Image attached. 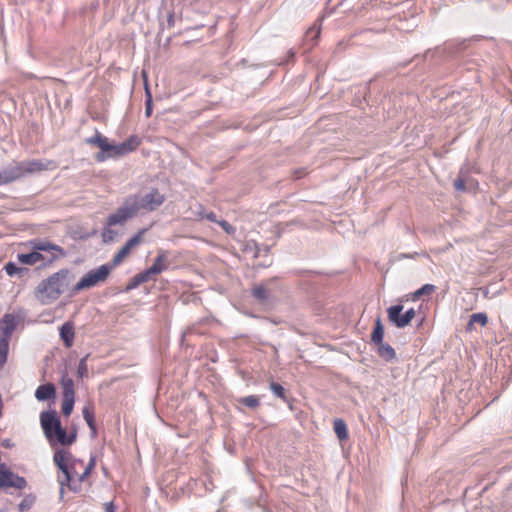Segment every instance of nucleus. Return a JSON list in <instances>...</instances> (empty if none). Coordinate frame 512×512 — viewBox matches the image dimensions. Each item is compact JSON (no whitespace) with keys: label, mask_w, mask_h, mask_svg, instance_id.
<instances>
[{"label":"nucleus","mask_w":512,"mask_h":512,"mask_svg":"<svg viewBox=\"0 0 512 512\" xmlns=\"http://www.w3.org/2000/svg\"><path fill=\"white\" fill-rule=\"evenodd\" d=\"M319 34H320V28L319 26L317 25H313L312 27H310L308 29V31L306 32V41H309L311 42V45H314L316 40L318 39L319 37Z\"/></svg>","instance_id":"7c9ffc66"},{"label":"nucleus","mask_w":512,"mask_h":512,"mask_svg":"<svg viewBox=\"0 0 512 512\" xmlns=\"http://www.w3.org/2000/svg\"><path fill=\"white\" fill-rule=\"evenodd\" d=\"M252 295L260 303H266L270 299L271 291L264 284H259L252 289Z\"/></svg>","instance_id":"f3484780"},{"label":"nucleus","mask_w":512,"mask_h":512,"mask_svg":"<svg viewBox=\"0 0 512 512\" xmlns=\"http://www.w3.org/2000/svg\"><path fill=\"white\" fill-rule=\"evenodd\" d=\"M146 233V229L140 230L136 235L131 237L124 245L125 248H128V251L131 252V250L136 247L138 244L142 241V236Z\"/></svg>","instance_id":"bb28decb"},{"label":"nucleus","mask_w":512,"mask_h":512,"mask_svg":"<svg viewBox=\"0 0 512 512\" xmlns=\"http://www.w3.org/2000/svg\"><path fill=\"white\" fill-rule=\"evenodd\" d=\"M17 258L20 263L25 265H34L37 262L44 260V256L36 250L27 254H18Z\"/></svg>","instance_id":"dca6fc26"},{"label":"nucleus","mask_w":512,"mask_h":512,"mask_svg":"<svg viewBox=\"0 0 512 512\" xmlns=\"http://www.w3.org/2000/svg\"><path fill=\"white\" fill-rule=\"evenodd\" d=\"M74 336L75 332L73 323L65 322L60 328V337L67 348H70L73 345Z\"/></svg>","instance_id":"4468645a"},{"label":"nucleus","mask_w":512,"mask_h":512,"mask_svg":"<svg viewBox=\"0 0 512 512\" xmlns=\"http://www.w3.org/2000/svg\"><path fill=\"white\" fill-rule=\"evenodd\" d=\"M86 360H87V356L82 358L79 362L77 373L80 378H83V377L87 376V374H88V367H87Z\"/></svg>","instance_id":"f704fd0d"},{"label":"nucleus","mask_w":512,"mask_h":512,"mask_svg":"<svg viewBox=\"0 0 512 512\" xmlns=\"http://www.w3.org/2000/svg\"><path fill=\"white\" fill-rule=\"evenodd\" d=\"M155 275L153 272H150V268L146 269L145 271L137 274V280L141 281L142 283L148 282L151 280Z\"/></svg>","instance_id":"c9c22d12"},{"label":"nucleus","mask_w":512,"mask_h":512,"mask_svg":"<svg viewBox=\"0 0 512 512\" xmlns=\"http://www.w3.org/2000/svg\"><path fill=\"white\" fill-rule=\"evenodd\" d=\"M32 248L37 252L44 251L51 254L49 261L57 259L59 256H64L65 252L62 247L53 244L49 241L36 240L31 242Z\"/></svg>","instance_id":"1a4fd4ad"},{"label":"nucleus","mask_w":512,"mask_h":512,"mask_svg":"<svg viewBox=\"0 0 512 512\" xmlns=\"http://www.w3.org/2000/svg\"><path fill=\"white\" fill-rule=\"evenodd\" d=\"M130 254V251H128V248H125L124 246L114 255L113 259H112V263L111 265H109L110 267H112V269L116 266H118L119 264H121L123 262V260Z\"/></svg>","instance_id":"c85d7f7f"},{"label":"nucleus","mask_w":512,"mask_h":512,"mask_svg":"<svg viewBox=\"0 0 512 512\" xmlns=\"http://www.w3.org/2000/svg\"><path fill=\"white\" fill-rule=\"evenodd\" d=\"M9 340L4 337H0V367L7 361L8 351H9Z\"/></svg>","instance_id":"393cba45"},{"label":"nucleus","mask_w":512,"mask_h":512,"mask_svg":"<svg viewBox=\"0 0 512 512\" xmlns=\"http://www.w3.org/2000/svg\"><path fill=\"white\" fill-rule=\"evenodd\" d=\"M23 176L21 164L16 163L0 171V185L13 182Z\"/></svg>","instance_id":"9b49d317"},{"label":"nucleus","mask_w":512,"mask_h":512,"mask_svg":"<svg viewBox=\"0 0 512 512\" xmlns=\"http://www.w3.org/2000/svg\"><path fill=\"white\" fill-rule=\"evenodd\" d=\"M74 402H75V397H63L62 413L65 416H69L72 413L73 407H74Z\"/></svg>","instance_id":"c756f323"},{"label":"nucleus","mask_w":512,"mask_h":512,"mask_svg":"<svg viewBox=\"0 0 512 512\" xmlns=\"http://www.w3.org/2000/svg\"><path fill=\"white\" fill-rule=\"evenodd\" d=\"M334 431L340 440H345L348 438L347 426L343 420L336 419L334 421Z\"/></svg>","instance_id":"5701e85b"},{"label":"nucleus","mask_w":512,"mask_h":512,"mask_svg":"<svg viewBox=\"0 0 512 512\" xmlns=\"http://www.w3.org/2000/svg\"><path fill=\"white\" fill-rule=\"evenodd\" d=\"M139 144L140 140L137 136H131L129 139L120 144H111L107 139L103 150L96 154V160L103 162L108 158L124 156L134 151L139 146Z\"/></svg>","instance_id":"39448f33"},{"label":"nucleus","mask_w":512,"mask_h":512,"mask_svg":"<svg viewBox=\"0 0 512 512\" xmlns=\"http://www.w3.org/2000/svg\"><path fill=\"white\" fill-rule=\"evenodd\" d=\"M147 95H148V99H147V103H146L145 114L147 117H149L152 113V107H151V95L148 90H147Z\"/></svg>","instance_id":"37998d69"},{"label":"nucleus","mask_w":512,"mask_h":512,"mask_svg":"<svg viewBox=\"0 0 512 512\" xmlns=\"http://www.w3.org/2000/svg\"><path fill=\"white\" fill-rule=\"evenodd\" d=\"M377 352L385 361H391L396 357L395 350L387 343L378 344Z\"/></svg>","instance_id":"6ab92c4d"},{"label":"nucleus","mask_w":512,"mask_h":512,"mask_svg":"<svg viewBox=\"0 0 512 512\" xmlns=\"http://www.w3.org/2000/svg\"><path fill=\"white\" fill-rule=\"evenodd\" d=\"M23 176L27 173H35L42 170H50L56 167L53 161L28 160L20 162Z\"/></svg>","instance_id":"9d476101"},{"label":"nucleus","mask_w":512,"mask_h":512,"mask_svg":"<svg viewBox=\"0 0 512 512\" xmlns=\"http://www.w3.org/2000/svg\"><path fill=\"white\" fill-rule=\"evenodd\" d=\"M198 215L201 217V218H206L207 220L209 221H212V222H217V219H216V215L214 212H205L204 209L202 207H200V211L198 212Z\"/></svg>","instance_id":"4c0bfd02"},{"label":"nucleus","mask_w":512,"mask_h":512,"mask_svg":"<svg viewBox=\"0 0 512 512\" xmlns=\"http://www.w3.org/2000/svg\"><path fill=\"white\" fill-rule=\"evenodd\" d=\"M106 512H114V507L112 503L106 505Z\"/></svg>","instance_id":"a18cd8bd"},{"label":"nucleus","mask_w":512,"mask_h":512,"mask_svg":"<svg viewBox=\"0 0 512 512\" xmlns=\"http://www.w3.org/2000/svg\"><path fill=\"white\" fill-rule=\"evenodd\" d=\"M40 423L43 433L50 445L61 444L71 445L76 440V433L67 434L61 426L60 419L56 411H44L40 414Z\"/></svg>","instance_id":"20e7f679"},{"label":"nucleus","mask_w":512,"mask_h":512,"mask_svg":"<svg viewBox=\"0 0 512 512\" xmlns=\"http://www.w3.org/2000/svg\"><path fill=\"white\" fill-rule=\"evenodd\" d=\"M383 336H384V328H383L381 319L377 318L376 321H375L374 330H373L372 335H371V340L375 344L378 345V344L383 342L382 341L383 340Z\"/></svg>","instance_id":"412c9836"},{"label":"nucleus","mask_w":512,"mask_h":512,"mask_svg":"<svg viewBox=\"0 0 512 512\" xmlns=\"http://www.w3.org/2000/svg\"><path fill=\"white\" fill-rule=\"evenodd\" d=\"M73 279L74 275L69 269H60L38 284L34 296L42 305L52 304L66 291Z\"/></svg>","instance_id":"7ed1b4c3"},{"label":"nucleus","mask_w":512,"mask_h":512,"mask_svg":"<svg viewBox=\"0 0 512 512\" xmlns=\"http://www.w3.org/2000/svg\"><path fill=\"white\" fill-rule=\"evenodd\" d=\"M111 270H112V267H110L107 264L101 265L94 270H90L73 287V292L77 293L79 291L95 287L99 283H103L108 278Z\"/></svg>","instance_id":"423d86ee"},{"label":"nucleus","mask_w":512,"mask_h":512,"mask_svg":"<svg viewBox=\"0 0 512 512\" xmlns=\"http://www.w3.org/2000/svg\"><path fill=\"white\" fill-rule=\"evenodd\" d=\"M53 460L62 472V476L58 477L61 492L65 485L72 491H78L81 488V483L87 478L82 477L84 462L73 457L69 451L64 449L56 450Z\"/></svg>","instance_id":"f03ea898"},{"label":"nucleus","mask_w":512,"mask_h":512,"mask_svg":"<svg viewBox=\"0 0 512 512\" xmlns=\"http://www.w3.org/2000/svg\"><path fill=\"white\" fill-rule=\"evenodd\" d=\"M165 195L156 188H148L125 198L123 204L107 218L108 226L124 224L127 220L157 210L164 202Z\"/></svg>","instance_id":"f257e3e1"},{"label":"nucleus","mask_w":512,"mask_h":512,"mask_svg":"<svg viewBox=\"0 0 512 512\" xmlns=\"http://www.w3.org/2000/svg\"><path fill=\"white\" fill-rule=\"evenodd\" d=\"M453 184L457 191H464L466 189V182L461 177L455 179Z\"/></svg>","instance_id":"ea45409f"},{"label":"nucleus","mask_w":512,"mask_h":512,"mask_svg":"<svg viewBox=\"0 0 512 512\" xmlns=\"http://www.w3.org/2000/svg\"><path fill=\"white\" fill-rule=\"evenodd\" d=\"M4 270L6 271L7 275H9L11 277L18 276L19 278L23 277L28 272V269L23 268V267H18L13 262H8L4 266Z\"/></svg>","instance_id":"aec40b11"},{"label":"nucleus","mask_w":512,"mask_h":512,"mask_svg":"<svg viewBox=\"0 0 512 512\" xmlns=\"http://www.w3.org/2000/svg\"><path fill=\"white\" fill-rule=\"evenodd\" d=\"M31 505H32V501H31V500H29V499H24V500H22V501L19 503V505H18V507H19V511H20V512H25V511H27V510H29V509H30Z\"/></svg>","instance_id":"a19ab883"},{"label":"nucleus","mask_w":512,"mask_h":512,"mask_svg":"<svg viewBox=\"0 0 512 512\" xmlns=\"http://www.w3.org/2000/svg\"><path fill=\"white\" fill-rule=\"evenodd\" d=\"M140 284H142L141 281H138L137 280V275H135L132 280L130 281V283L128 284L127 286V289L130 290V289H134L136 288L137 286H139Z\"/></svg>","instance_id":"c03bdc74"},{"label":"nucleus","mask_w":512,"mask_h":512,"mask_svg":"<svg viewBox=\"0 0 512 512\" xmlns=\"http://www.w3.org/2000/svg\"><path fill=\"white\" fill-rule=\"evenodd\" d=\"M146 233V229L140 230L136 235L131 237L124 245L125 248H128V251L131 252V250L136 247L138 244L142 241V236Z\"/></svg>","instance_id":"cd10ccee"},{"label":"nucleus","mask_w":512,"mask_h":512,"mask_svg":"<svg viewBox=\"0 0 512 512\" xmlns=\"http://www.w3.org/2000/svg\"><path fill=\"white\" fill-rule=\"evenodd\" d=\"M169 266L168 262V254L164 250H160L158 252V256L155 258L154 263L152 264L150 268V272H153V274L156 276L163 271L167 270Z\"/></svg>","instance_id":"ddd939ff"},{"label":"nucleus","mask_w":512,"mask_h":512,"mask_svg":"<svg viewBox=\"0 0 512 512\" xmlns=\"http://www.w3.org/2000/svg\"><path fill=\"white\" fill-rule=\"evenodd\" d=\"M17 326V317L13 314H5L0 320V329L4 338L10 339Z\"/></svg>","instance_id":"f8f14e48"},{"label":"nucleus","mask_w":512,"mask_h":512,"mask_svg":"<svg viewBox=\"0 0 512 512\" xmlns=\"http://www.w3.org/2000/svg\"><path fill=\"white\" fill-rule=\"evenodd\" d=\"M478 323L481 326H485L488 323V317L485 313H474L470 317V321L468 323V330L472 329V326Z\"/></svg>","instance_id":"a878e982"},{"label":"nucleus","mask_w":512,"mask_h":512,"mask_svg":"<svg viewBox=\"0 0 512 512\" xmlns=\"http://www.w3.org/2000/svg\"><path fill=\"white\" fill-rule=\"evenodd\" d=\"M240 402L249 408H256L259 405V398L254 395L246 396Z\"/></svg>","instance_id":"2f4dec72"},{"label":"nucleus","mask_w":512,"mask_h":512,"mask_svg":"<svg viewBox=\"0 0 512 512\" xmlns=\"http://www.w3.org/2000/svg\"><path fill=\"white\" fill-rule=\"evenodd\" d=\"M218 224L223 228V230L227 233V234H234L236 229L234 226H232L231 224H229L227 221L225 220H221V221H218Z\"/></svg>","instance_id":"58836bf2"},{"label":"nucleus","mask_w":512,"mask_h":512,"mask_svg":"<svg viewBox=\"0 0 512 512\" xmlns=\"http://www.w3.org/2000/svg\"><path fill=\"white\" fill-rule=\"evenodd\" d=\"M55 386L51 383L40 385L35 391V398L38 401H46L55 396Z\"/></svg>","instance_id":"2eb2a0df"},{"label":"nucleus","mask_w":512,"mask_h":512,"mask_svg":"<svg viewBox=\"0 0 512 512\" xmlns=\"http://www.w3.org/2000/svg\"><path fill=\"white\" fill-rule=\"evenodd\" d=\"M270 389L272 390V392L280 397V398H284V393H285V390L283 388L282 385L278 384V383H275V382H271L270 384Z\"/></svg>","instance_id":"e433bc0d"},{"label":"nucleus","mask_w":512,"mask_h":512,"mask_svg":"<svg viewBox=\"0 0 512 512\" xmlns=\"http://www.w3.org/2000/svg\"><path fill=\"white\" fill-rule=\"evenodd\" d=\"M82 414L84 417V420L86 421L87 425L89 426L92 436L94 437L97 433L96 423H95V417L94 412L91 406L87 405L83 408Z\"/></svg>","instance_id":"a211bd4d"},{"label":"nucleus","mask_w":512,"mask_h":512,"mask_svg":"<svg viewBox=\"0 0 512 512\" xmlns=\"http://www.w3.org/2000/svg\"><path fill=\"white\" fill-rule=\"evenodd\" d=\"M402 305H393L387 309L388 319L398 328H404L413 320L416 313L413 308L408 309L402 314Z\"/></svg>","instance_id":"0eeeda50"},{"label":"nucleus","mask_w":512,"mask_h":512,"mask_svg":"<svg viewBox=\"0 0 512 512\" xmlns=\"http://www.w3.org/2000/svg\"><path fill=\"white\" fill-rule=\"evenodd\" d=\"M435 291V286L432 284H425L414 293V298H419L425 294H431Z\"/></svg>","instance_id":"473e14b6"},{"label":"nucleus","mask_w":512,"mask_h":512,"mask_svg":"<svg viewBox=\"0 0 512 512\" xmlns=\"http://www.w3.org/2000/svg\"><path fill=\"white\" fill-rule=\"evenodd\" d=\"M107 137L103 136L101 133L96 132L94 136L89 137L85 140V142L89 145H94L100 148V151L103 150V147L106 144Z\"/></svg>","instance_id":"b1692460"},{"label":"nucleus","mask_w":512,"mask_h":512,"mask_svg":"<svg viewBox=\"0 0 512 512\" xmlns=\"http://www.w3.org/2000/svg\"><path fill=\"white\" fill-rule=\"evenodd\" d=\"M27 485L26 480L14 474L5 464H0V488L24 489Z\"/></svg>","instance_id":"6e6552de"},{"label":"nucleus","mask_w":512,"mask_h":512,"mask_svg":"<svg viewBox=\"0 0 512 512\" xmlns=\"http://www.w3.org/2000/svg\"><path fill=\"white\" fill-rule=\"evenodd\" d=\"M95 465H96V459L94 456H91L88 464L84 465V467H83L82 477H88L91 474L92 470L94 469Z\"/></svg>","instance_id":"72a5a7b5"},{"label":"nucleus","mask_w":512,"mask_h":512,"mask_svg":"<svg viewBox=\"0 0 512 512\" xmlns=\"http://www.w3.org/2000/svg\"><path fill=\"white\" fill-rule=\"evenodd\" d=\"M102 236L105 242L112 241L114 238V232L111 229H106Z\"/></svg>","instance_id":"79ce46f5"},{"label":"nucleus","mask_w":512,"mask_h":512,"mask_svg":"<svg viewBox=\"0 0 512 512\" xmlns=\"http://www.w3.org/2000/svg\"><path fill=\"white\" fill-rule=\"evenodd\" d=\"M63 388V397H75L73 380L67 376H63L61 380Z\"/></svg>","instance_id":"4be33fe9"}]
</instances>
